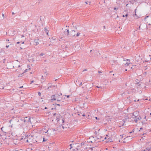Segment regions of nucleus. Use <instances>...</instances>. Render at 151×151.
<instances>
[{
	"instance_id": "nucleus-1",
	"label": "nucleus",
	"mask_w": 151,
	"mask_h": 151,
	"mask_svg": "<svg viewBox=\"0 0 151 151\" xmlns=\"http://www.w3.org/2000/svg\"><path fill=\"white\" fill-rule=\"evenodd\" d=\"M29 122H31L30 118L28 117H26L23 119H20L19 120L16 118H14L9 121L10 123H12V124L11 125V127L12 125L15 124L18 122H19V125L24 126L25 124H27Z\"/></svg>"
},
{
	"instance_id": "nucleus-2",
	"label": "nucleus",
	"mask_w": 151,
	"mask_h": 151,
	"mask_svg": "<svg viewBox=\"0 0 151 151\" xmlns=\"http://www.w3.org/2000/svg\"><path fill=\"white\" fill-rule=\"evenodd\" d=\"M62 96V93H60V95L56 94L55 95H52L51 97V101L52 102L54 101L57 100V102L59 101V100L60 99Z\"/></svg>"
},
{
	"instance_id": "nucleus-3",
	"label": "nucleus",
	"mask_w": 151,
	"mask_h": 151,
	"mask_svg": "<svg viewBox=\"0 0 151 151\" xmlns=\"http://www.w3.org/2000/svg\"><path fill=\"white\" fill-rule=\"evenodd\" d=\"M94 147H86L83 150H82L81 151H94L93 148Z\"/></svg>"
},
{
	"instance_id": "nucleus-4",
	"label": "nucleus",
	"mask_w": 151,
	"mask_h": 151,
	"mask_svg": "<svg viewBox=\"0 0 151 151\" xmlns=\"http://www.w3.org/2000/svg\"><path fill=\"white\" fill-rule=\"evenodd\" d=\"M76 31L73 30L71 31L69 35L72 37H75L76 35Z\"/></svg>"
},
{
	"instance_id": "nucleus-5",
	"label": "nucleus",
	"mask_w": 151,
	"mask_h": 151,
	"mask_svg": "<svg viewBox=\"0 0 151 151\" xmlns=\"http://www.w3.org/2000/svg\"><path fill=\"white\" fill-rule=\"evenodd\" d=\"M69 30L68 29H66L64 31V34L65 36H67L69 35Z\"/></svg>"
},
{
	"instance_id": "nucleus-6",
	"label": "nucleus",
	"mask_w": 151,
	"mask_h": 151,
	"mask_svg": "<svg viewBox=\"0 0 151 151\" xmlns=\"http://www.w3.org/2000/svg\"><path fill=\"white\" fill-rule=\"evenodd\" d=\"M129 60L128 59H126V60H123V63L126 66H128L129 64V63H128L126 62V61H128Z\"/></svg>"
},
{
	"instance_id": "nucleus-7",
	"label": "nucleus",
	"mask_w": 151,
	"mask_h": 151,
	"mask_svg": "<svg viewBox=\"0 0 151 151\" xmlns=\"http://www.w3.org/2000/svg\"><path fill=\"white\" fill-rule=\"evenodd\" d=\"M62 127L63 129H66L67 128H69L68 125L67 124H63L62 126Z\"/></svg>"
},
{
	"instance_id": "nucleus-8",
	"label": "nucleus",
	"mask_w": 151,
	"mask_h": 151,
	"mask_svg": "<svg viewBox=\"0 0 151 151\" xmlns=\"http://www.w3.org/2000/svg\"><path fill=\"white\" fill-rule=\"evenodd\" d=\"M84 144V143L83 142H82L81 144H79V143H76L75 144V145L77 146L78 147L82 146V145H83Z\"/></svg>"
},
{
	"instance_id": "nucleus-9",
	"label": "nucleus",
	"mask_w": 151,
	"mask_h": 151,
	"mask_svg": "<svg viewBox=\"0 0 151 151\" xmlns=\"http://www.w3.org/2000/svg\"><path fill=\"white\" fill-rule=\"evenodd\" d=\"M17 62L16 63L14 66H13V68H16L17 67H19L20 66L19 65L18 63L17 62L18 61H17Z\"/></svg>"
},
{
	"instance_id": "nucleus-10",
	"label": "nucleus",
	"mask_w": 151,
	"mask_h": 151,
	"mask_svg": "<svg viewBox=\"0 0 151 151\" xmlns=\"http://www.w3.org/2000/svg\"><path fill=\"white\" fill-rule=\"evenodd\" d=\"M45 32L46 33H47V35H48V30L47 29V27H45Z\"/></svg>"
},
{
	"instance_id": "nucleus-11",
	"label": "nucleus",
	"mask_w": 151,
	"mask_h": 151,
	"mask_svg": "<svg viewBox=\"0 0 151 151\" xmlns=\"http://www.w3.org/2000/svg\"><path fill=\"white\" fill-rule=\"evenodd\" d=\"M137 9H135V14L134 15H133V17L135 18L136 19H137V18H138V17L137 16H136V10Z\"/></svg>"
},
{
	"instance_id": "nucleus-12",
	"label": "nucleus",
	"mask_w": 151,
	"mask_h": 151,
	"mask_svg": "<svg viewBox=\"0 0 151 151\" xmlns=\"http://www.w3.org/2000/svg\"><path fill=\"white\" fill-rule=\"evenodd\" d=\"M58 103H55V104L57 105L58 106H63V104H60L59 102H58Z\"/></svg>"
},
{
	"instance_id": "nucleus-13",
	"label": "nucleus",
	"mask_w": 151,
	"mask_h": 151,
	"mask_svg": "<svg viewBox=\"0 0 151 151\" xmlns=\"http://www.w3.org/2000/svg\"><path fill=\"white\" fill-rule=\"evenodd\" d=\"M34 42L36 43V45H38L39 44V43L38 40H35Z\"/></svg>"
},
{
	"instance_id": "nucleus-14",
	"label": "nucleus",
	"mask_w": 151,
	"mask_h": 151,
	"mask_svg": "<svg viewBox=\"0 0 151 151\" xmlns=\"http://www.w3.org/2000/svg\"><path fill=\"white\" fill-rule=\"evenodd\" d=\"M61 104H63V105H65L67 104L66 101H64L63 100V101L62 103H61Z\"/></svg>"
},
{
	"instance_id": "nucleus-15",
	"label": "nucleus",
	"mask_w": 151,
	"mask_h": 151,
	"mask_svg": "<svg viewBox=\"0 0 151 151\" xmlns=\"http://www.w3.org/2000/svg\"><path fill=\"white\" fill-rule=\"evenodd\" d=\"M58 102H59L60 104L62 103L63 101V99H62L61 100L60 99Z\"/></svg>"
},
{
	"instance_id": "nucleus-16",
	"label": "nucleus",
	"mask_w": 151,
	"mask_h": 151,
	"mask_svg": "<svg viewBox=\"0 0 151 151\" xmlns=\"http://www.w3.org/2000/svg\"><path fill=\"white\" fill-rule=\"evenodd\" d=\"M48 74V73L47 72H45L44 73V76L45 77H46Z\"/></svg>"
},
{
	"instance_id": "nucleus-17",
	"label": "nucleus",
	"mask_w": 151,
	"mask_h": 151,
	"mask_svg": "<svg viewBox=\"0 0 151 151\" xmlns=\"http://www.w3.org/2000/svg\"><path fill=\"white\" fill-rule=\"evenodd\" d=\"M147 150H150V149L149 148L147 147L146 149L145 150L143 151H146Z\"/></svg>"
},
{
	"instance_id": "nucleus-18",
	"label": "nucleus",
	"mask_w": 151,
	"mask_h": 151,
	"mask_svg": "<svg viewBox=\"0 0 151 151\" xmlns=\"http://www.w3.org/2000/svg\"><path fill=\"white\" fill-rule=\"evenodd\" d=\"M141 119V117L140 116H139L138 118H137V119H138V120H140Z\"/></svg>"
},
{
	"instance_id": "nucleus-19",
	"label": "nucleus",
	"mask_w": 151,
	"mask_h": 151,
	"mask_svg": "<svg viewBox=\"0 0 151 151\" xmlns=\"http://www.w3.org/2000/svg\"><path fill=\"white\" fill-rule=\"evenodd\" d=\"M88 91H91V88L90 87V88H89L88 89H87Z\"/></svg>"
},
{
	"instance_id": "nucleus-20",
	"label": "nucleus",
	"mask_w": 151,
	"mask_h": 151,
	"mask_svg": "<svg viewBox=\"0 0 151 151\" xmlns=\"http://www.w3.org/2000/svg\"><path fill=\"white\" fill-rule=\"evenodd\" d=\"M80 33L78 32L76 35V36H77V37L78 36L80 35Z\"/></svg>"
},
{
	"instance_id": "nucleus-21",
	"label": "nucleus",
	"mask_w": 151,
	"mask_h": 151,
	"mask_svg": "<svg viewBox=\"0 0 151 151\" xmlns=\"http://www.w3.org/2000/svg\"><path fill=\"white\" fill-rule=\"evenodd\" d=\"M136 123L138 121V119H137V118L136 119H135L134 120Z\"/></svg>"
},
{
	"instance_id": "nucleus-22",
	"label": "nucleus",
	"mask_w": 151,
	"mask_h": 151,
	"mask_svg": "<svg viewBox=\"0 0 151 151\" xmlns=\"http://www.w3.org/2000/svg\"><path fill=\"white\" fill-rule=\"evenodd\" d=\"M47 140V139H46L45 138H43V142H45Z\"/></svg>"
},
{
	"instance_id": "nucleus-23",
	"label": "nucleus",
	"mask_w": 151,
	"mask_h": 151,
	"mask_svg": "<svg viewBox=\"0 0 151 151\" xmlns=\"http://www.w3.org/2000/svg\"><path fill=\"white\" fill-rule=\"evenodd\" d=\"M45 55V54H44V53H41L40 54V56H43V55Z\"/></svg>"
},
{
	"instance_id": "nucleus-24",
	"label": "nucleus",
	"mask_w": 151,
	"mask_h": 151,
	"mask_svg": "<svg viewBox=\"0 0 151 151\" xmlns=\"http://www.w3.org/2000/svg\"><path fill=\"white\" fill-rule=\"evenodd\" d=\"M129 119V118H128L127 119L126 118L125 120L123 122H124V123H125V122L127 121V119Z\"/></svg>"
},
{
	"instance_id": "nucleus-25",
	"label": "nucleus",
	"mask_w": 151,
	"mask_h": 151,
	"mask_svg": "<svg viewBox=\"0 0 151 151\" xmlns=\"http://www.w3.org/2000/svg\"><path fill=\"white\" fill-rule=\"evenodd\" d=\"M147 72H145L144 73V75L145 76L147 75Z\"/></svg>"
},
{
	"instance_id": "nucleus-26",
	"label": "nucleus",
	"mask_w": 151,
	"mask_h": 151,
	"mask_svg": "<svg viewBox=\"0 0 151 151\" xmlns=\"http://www.w3.org/2000/svg\"><path fill=\"white\" fill-rule=\"evenodd\" d=\"M132 115H133L135 117V118L136 119V117L137 116H136V115H134V113H132Z\"/></svg>"
},
{
	"instance_id": "nucleus-27",
	"label": "nucleus",
	"mask_w": 151,
	"mask_h": 151,
	"mask_svg": "<svg viewBox=\"0 0 151 151\" xmlns=\"http://www.w3.org/2000/svg\"><path fill=\"white\" fill-rule=\"evenodd\" d=\"M70 149H71V148H72V144H70Z\"/></svg>"
},
{
	"instance_id": "nucleus-28",
	"label": "nucleus",
	"mask_w": 151,
	"mask_h": 151,
	"mask_svg": "<svg viewBox=\"0 0 151 151\" xmlns=\"http://www.w3.org/2000/svg\"><path fill=\"white\" fill-rule=\"evenodd\" d=\"M38 95L40 96H41V94L40 92H38Z\"/></svg>"
},
{
	"instance_id": "nucleus-29",
	"label": "nucleus",
	"mask_w": 151,
	"mask_h": 151,
	"mask_svg": "<svg viewBox=\"0 0 151 151\" xmlns=\"http://www.w3.org/2000/svg\"><path fill=\"white\" fill-rule=\"evenodd\" d=\"M136 60L138 62L139 60V59H137V58H136Z\"/></svg>"
},
{
	"instance_id": "nucleus-30",
	"label": "nucleus",
	"mask_w": 151,
	"mask_h": 151,
	"mask_svg": "<svg viewBox=\"0 0 151 151\" xmlns=\"http://www.w3.org/2000/svg\"><path fill=\"white\" fill-rule=\"evenodd\" d=\"M94 142V140H93V141H89V142Z\"/></svg>"
},
{
	"instance_id": "nucleus-31",
	"label": "nucleus",
	"mask_w": 151,
	"mask_h": 151,
	"mask_svg": "<svg viewBox=\"0 0 151 151\" xmlns=\"http://www.w3.org/2000/svg\"><path fill=\"white\" fill-rule=\"evenodd\" d=\"M96 87L98 88H101V86L99 87L98 86H97Z\"/></svg>"
},
{
	"instance_id": "nucleus-32",
	"label": "nucleus",
	"mask_w": 151,
	"mask_h": 151,
	"mask_svg": "<svg viewBox=\"0 0 151 151\" xmlns=\"http://www.w3.org/2000/svg\"><path fill=\"white\" fill-rule=\"evenodd\" d=\"M114 10H116V9H118V8H117L116 7H114Z\"/></svg>"
},
{
	"instance_id": "nucleus-33",
	"label": "nucleus",
	"mask_w": 151,
	"mask_h": 151,
	"mask_svg": "<svg viewBox=\"0 0 151 151\" xmlns=\"http://www.w3.org/2000/svg\"><path fill=\"white\" fill-rule=\"evenodd\" d=\"M95 118L97 120H99V119L97 117H96Z\"/></svg>"
},
{
	"instance_id": "nucleus-34",
	"label": "nucleus",
	"mask_w": 151,
	"mask_h": 151,
	"mask_svg": "<svg viewBox=\"0 0 151 151\" xmlns=\"http://www.w3.org/2000/svg\"><path fill=\"white\" fill-rule=\"evenodd\" d=\"M9 47V45H6V47L8 48Z\"/></svg>"
},
{
	"instance_id": "nucleus-35",
	"label": "nucleus",
	"mask_w": 151,
	"mask_h": 151,
	"mask_svg": "<svg viewBox=\"0 0 151 151\" xmlns=\"http://www.w3.org/2000/svg\"><path fill=\"white\" fill-rule=\"evenodd\" d=\"M74 28L76 29H77V26H75L74 27Z\"/></svg>"
},
{
	"instance_id": "nucleus-36",
	"label": "nucleus",
	"mask_w": 151,
	"mask_h": 151,
	"mask_svg": "<svg viewBox=\"0 0 151 151\" xmlns=\"http://www.w3.org/2000/svg\"><path fill=\"white\" fill-rule=\"evenodd\" d=\"M87 70V69H84V70H83V72H84V71H86Z\"/></svg>"
},
{
	"instance_id": "nucleus-37",
	"label": "nucleus",
	"mask_w": 151,
	"mask_h": 151,
	"mask_svg": "<svg viewBox=\"0 0 151 151\" xmlns=\"http://www.w3.org/2000/svg\"><path fill=\"white\" fill-rule=\"evenodd\" d=\"M81 85H82V82H81V83H80V84H79V86H81Z\"/></svg>"
},
{
	"instance_id": "nucleus-38",
	"label": "nucleus",
	"mask_w": 151,
	"mask_h": 151,
	"mask_svg": "<svg viewBox=\"0 0 151 151\" xmlns=\"http://www.w3.org/2000/svg\"><path fill=\"white\" fill-rule=\"evenodd\" d=\"M65 96H66L67 98H68V97H69V95Z\"/></svg>"
},
{
	"instance_id": "nucleus-39",
	"label": "nucleus",
	"mask_w": 151,
	"mask_h": 151,
	"mask_svg": "<svg viewBox=\"0 0 151 151\" xmlns=\"http://www.w3.org/2000/svg\"><path fill=\"white\" fill-rule=\"evenodd\" d=\"M81 114H82V113H80V114H78V115H81Z\"/></svg>"
},
{
	"instance_id": "nucleus-40",
	"label": "nucleus",
	"mask_w": 151,
	"mask_h": 151,
	"mask_svg": "<svg viewBox=\"0 0 151 151\" xmlns=\"http://www.w3.org/2000/svg\"><path fill=\"white\" fill-rule=\"evenodd\" d=\"M33 82H34V81H32L30 83H31V84Z\"/></svg>"
},
{
	"instance_id": "nucleus-41",
	"label": "nucleus",
	"mask_w": 151,
	"mask_h": 151,
	"mask_svg": "<svg viewBox=\"0 0 151 151\" xmlns=\"http://www.w3.org/2000/svg\"><path fill=\"white\" fill-rule=\"evenodd\" d=\"M95 134H97V132H96V131H95Z\"/></svg>"
},
{
	"instance_id": "nucleus-42",
	"label": "nucleus",
	"mask_w": 151,
	"mask_h": 151,
	"mask_svg": "<svg viewBox=\"0 0 151 151\" xmlns=\"http://www.w3.org/2000/svg\"><path fill=\"white\" fill-rule=\"evenodd\" d=\"M128 14H126V15H125V17H127V16H128Z\"/></svg>"
},
{
	"instance_id": "nucleus-43",
	"label": "nucleus",
	"mask_w": 151,
	"mask_h": 151,
	"mask_svg": "<svg viewBox=\"0 0 151 151\" xmlns=\"http://www.w3.org/2000/svg\"><path fill=\"white\" fill-rule=\"evenodd\" d=\"M23 87V86H20V87H19V88H22Z\"/></svg>"
},
{
	"instance_id": "nucleus-44",
	"label": "nucleus",
	"mask_w": 151,
	"mask_h": 151,
	"mask_svg": "<svg viewBox=\"0 0 151 151\" xmlns=\"http://www.w3.org/2000/svg\"><path fill=\"white\" fill-rule=\"evenodd\" d=\"M135 113H136V114H137L138 113V112H137V111H135Z\"/></svg>"
},
{
	"instance_id": "nucleus-45",
	"label": "nucleus",
	"mask_w": 151,
	"mask_h": 151,
	"mask_svg": "<svg viewBox=\"0 0 151 151\" xmlns=\"http://www.w3.org/2000/svg\"><path fill=\"white\" fill-rule=\"evenodd\" d=\"M119 151H124L123 150H122V149H121L119 150Z\"/></svg>"
},
{
	"instance_id": "nucleus-46",
	"label": "nucleus",
	"mask_w": 151,
	"mask_h": 151,
	"mask_svg": "<svg viewBox=\"0 0 151 151\" xmlns=\"http://www.w3.org/2000/svg\"><path fill=\"white\" fill-rule=\"evenodd\" d=\"M27 69H26L25 71H24V72H26L27 71Z\"/></svg>"
},
{
	"instance_id": "nucleus-47",
	"label": "nucleus",
	"mask_w": 151,
	"mask_h": 151,
	"mask_svg": "<svg viewBox=\"0 0 151 151\" xmlns=\"http://www.w3.org/2000/svg\"><path fill=\"white\" fill-rule=\"evenodd\" d=\"M115 62V61H112V62H111V63H114Z\"/></svg>"
},
{
	"instance_id": "nucleus-48",
	"label": "nucleus",
	"mask_w": 151,
	"mask_h": 151,
	"mask_svg": "<svg viewBox=\"0 0 151 151\" xmlns=\"http://www.w3.org/2000/svg\"><path fill=\"white\" fill-rule=\"evenodd\" d=\"M98 73H101V72L100 71H98Z\"/></svg>"
},
{
	"instance_id": "nucleus-49",
	"label": "nucleus",
	"mask_w": 151,
	"mask_h": 151,
	"mask_svg": "<svg viewBox=\"0 0 151 151\" xmlns=\"http://www.w3.org/2000/svg\"><path fill=\"white\" fill-rule=\"evenodd\" d=\"M82 116H85V115L84 114H83L82 115Z\"/></svg>"
},
{
	"instance_id": "nucleus-50",
	"label": "nucleus",
	"mask_w": 151,
	"mask_h": 151,
	"mask_svg": "<svg viewBox=\"0 0 151 151\" xmlns=\"http://www.w3.org/2000/svg\"><path fill=\"white\" fill-rule=\"evenodd\" d=\"M14 14V12H12V14Z\"/></svg>"
},
{
	"instance_id": "nucleus-51",
	"label": "nucleus",
	"mask_w": 151,
	"mask_h": 151,
	"mask_svg": "<svg viewBox=\"0 0 151 151\" xmlns=\"http://www.w3.org/2000/svg\"><path fill=\"white\" fill-rule=\"evenodd\" d=\"M9 41V39H7V40H6V41Z\"/></svg>"
},
{
	"instance_id": "nucleus-52",
	"label": "nucleus",
	"mask_w": 151,
	"mask_h": 151,
	"mask_svg": "<svg viewBox=\"0 0 151 151\" xmlns=\"http://www.w3.org/2000/svg\"><path fill=\"white\" fill-rule=\"evenodd\" d=\"M19 43H20V42H17V44H19Z\"/></svg>"
},
{
	"instance_id": "nucleus-53",
	"label": "nucleus",
	"mask_w": 151,
	"mask_h": 151,
	"mask_svg": "<svg viewBox=\"0 0 151 151\" xmlns=\"http://www.w3.org/2000/svg\"><path fill=\"white\" fill-rule=\"evenodd\" d=\"M86 4H88V1H86Z\"/></svg>"
},
{
	"instance_id": "nucleus-54",
	"label": "nucleus",
	"mask_w": 151,
	"mask_h": 151,
	"mask_svg": "<svg viewBox=\"0 0 151 151\" xmlns=\"http://www.w3.org/2000/svg\"><path fill=\"white\" fill-rule=\"evenodd\" d=\"M2 16H3V17H4V14H2Z\"/></svg>"
},
{
	"instance_id": "nucleus-55",
	"label": "nucleus",
	"mask_w": 151,
	"mask_h": 151,
	"mask_svg": "<svg viewBox=\"0 0 151 151\" xmlns=\"http://www.w3.org/2000/svg\"><path fill=\"white\" fill-rule=\"evenodd\" d=\"M139 101V99H138L137 101Z\"/></svg>"
},
{
	"instance_id": "nucleus-56",
	"label": "nucleus",
	"mask_w": 151,
	"mask_h": 151,
	"mask_svg": "<svg viewBox=\"0 0 151 151\" xmlns=\"http://www.w3.org/2000/svg\"><path fill=\"white\" fill-rule=\"evenodd\" d=\"M50 83H48V85L49 86H50Z\"/></svg>"
},
{
	"instance_id": "nucleus-57",
	"label": "nucleus",
	"mask_w": 151,
	"mask_h": 151,
	"mask_svg": "<svg viewBox=\"0 0 151 151\" xmlns=\"http://www.w3.org/2000/svg\"><path fill=\"white\" fill-rule=\"evenodd\" d=\"M132 132H129V133H132Z\"/></svg>"
},
{
	"instance_id": "nucleus-58",
	"label": "nucleus",
	"mask_w": 151,
	"mask_h": 151,
	"mask_svg": "<svg viewBox=\"0 0 151 151\" xmlns=\"http://www.w3.org/2000/svg\"><path fill=\"white\" fill-rule=\"evenodd\" d=\"M47 109V107H45V109Z\"/></svg>"
},
{
	"instance_id": "nucleus-59",
	"label": "nucleus",
	"mask_w": 151,
	"mask_h": 151,
	"mask_svg": "<svg viewBox=\"0 0 151 151\" xmlns=\"http://www.w3.org/2000/svg\"><path fill=\"white\" fill-rule=\"evenodd\" d=\"M91 138H93H93H94V137H91Z\"/></svg>"
},
{
	"instance_id": "nucleus-60",
	"label": "nucleus",
	"mask_w": 151,
	"mask_h": 151,
	"mask_svg": "<svg viewBox=\"0 0 151 151\" xmlns=\"http://www.w3.org/2000/svg\"><path fill=\"white\" fill-rule=\"evenodd\" d=\"M24 36H23V35H22V37H24Z\"/></svg>"
},
{
	"instance_id": "nucleus-61",
	"label": "nucleus",
	"mask_w": 151,
	"mask_h": 151,
	"mask_svg": "<svg viewBox=\"0 0 151 151\" xmlns=\"http://www.w3.org/2000/svg\"><path fill=\"white\" fill-rule=\"evenodd\" d=\"M139 29H140V26H139Z\"/></svg>"
},
{
	"instance_id": "nucleus-62",
	"label": "nucleus",
	"mask_w": 151,
	"mask_h": 151,
	"mask_svg": "<svg viewBox=\"0 0 151 151\" xmlns=\"http://www.w3.org/2000/svg\"><path fill=\"white\" fill-rule=\"evenodd\" d=\"M142 129V128H140V129Z\"/></svg>"
},
{
	"instance_id": "nucleus-63",
	"label": "nucleus",
	"mask_w": 151,
	"mask_h": 151,
	"mask_svg": "<svg viewBox=\"0 0 151 151\" xmlns=\"http://www.w3.org/2000/svg\"><path fill=\"white\" fill-rule=\"evenodd\" d=\"M142 138L143 139H144L142 137Z\"/></svg>"
},
{
	"instance_id": "nucleus-64",
	"label": "nucleus",
	"mask_w": 151,
	"mask_h": 151,
	"mask_svg": "<svg viewBox=\"0 0 151 151\" xmlns=\"http://www.w3.org/2000/svg\"><path fill=\"white\" fill-rule=\"evenodd\" d=\"M122 16H123V17H124V15H123Z\"/></svg>"
}]
</instances>
